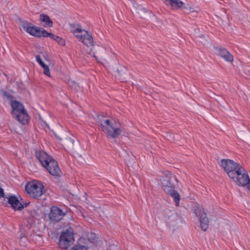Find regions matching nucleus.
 Wrapping results in <instances>:
<instances>
[{"mask_svg": "<svg viewBox=\"0 0 250 250\" xmlns=\"http://www.w3.org/2000/svg\"><path fill=\"white\" fill-rule=\"evenodd\" d=\"M235 182L240 186H246L250 190V179L247 171L241 166L235 171L234 175L230 177Z\"/></svg>", "mask_w": 250, "mask_h": 250, "instance_id": "3", "label": "nucleus"}, {"mask_svg": "<svg viewBox=\"0 0 250 250\" xmlns=\"http://www.w3.org/2000/svg\"><path fill=\"white\" fill-rule=\"evenodd\" d=\"M36 61L42 66H44L46 65L42 60L41 57L39 55L36 56Z\"/></svg>", "mask_w": 250, "mask_h": 250, "instance_id": "21", "label": "nucleus"}, {"mask_svg": "<svg viewBox=\"0 0 250 250\" xmlns=\"http://www.w3.org/2000/svg\"><path fill=\"white\" fill-rule=\"evenodd\" d=\"M43 167L45 168L47 171L54 177L60 176L61 170L58 166L57 162L53 158L46 163Z\"/></svg>", "mask_w": 250, "mask_h": 250, "instance_id": "10", "label": "nucleus"}, {"mask_svg": "<svg viewBox=\"0 0 250 250\" xmlns=\"http://www.w3.org/2000/svg\"><path fill=\"white\" fill-rule=\"evenodd\" d=\"M8 98H10L11 96L10 95H5Z\"/></svg>", "mask_w": 250, "mask_h": 250, "instance_id": "25", "label": "nucleus"}, {"mask_svg": "<svg viewBox=\"0 0 250 250\" xmlns=\"http://www.w3.org/2000/svg\"><path fill=\"white\" fill-rule=\"evenodd\" d=\"M21 26L24 31L32 36L37 37L47 36L48 32L46 30L33 26L31 23L27 22H22L21 23Z\"/></svg>", "mask_w": 250, "mask_h": 250, "instance_id": "7", "label": "nucleus"}, {"mask_svg": "<svg viewBox=\"0 0 250 250\" xmlns=\"http://www.w3.org/2000/svg\"><path fill=\"white\" fill-rule=\"evenodd\" d=\"M43 69V73L44 75L50 77V70L48 66L47 65H45L44 66L42 67Z\"/></svg>", "mask_w": 250, "mask_h": 250, "instance_id": "20", "label": "nucleus"}, {"mask_svg": "<svg viewBox=\"0 0 250 250\" xmlns=\"http://www.w3.org/2000/svg\"><path fill=\"white\" fill-rule=\"evenodd\" d=\"M46 37H50L51 39L54 40L56 41L60 45L62 46H63L65 44V42L64 39L57 36L55 35H54L52 33L47 32V36Z\"/></svg>", "mask_w": 250, "mask_h": 250, "instance_id": "18", "label": "nucleus"}, {"mask_svg": "<svg viewBox=\"0 0 250 250\" xmlns=\"http://www.w3.org/2000/svg\"><path fill=\"white\" fill-rule=\"evenodd\" d=\"M196 215L199 218L200 227L203 231H206L208 227V221L206 213L201 208L195 210Z\"/></svg>", "mask_w": 250, "mask_h": 250, "instance_id": "11", "label": "nucleus"}, {"mask_svg": "<svg viewBox=\"0 0 250 250\" xmlns=\"http://www.w3.org/2000/svg\"><path fill=\"white\" fill-rule=\"evenodd\" d=\"M4 196V193L3 189L0 187V198L3 197Z\"/></svg>", "mask_w": 250, "mask_h": 250, "instance_id": "23", "label": "nucleus"}, {"mask_svg": "<svg viewBox=\"0 0 250 250\" xmlns=\"http://www.w3.org/2000/svg\"><path fill=\"white\" fill-rule=\"evenodd\" d=\"M40 21L44 23L45 26L52 27L53 22L49 17L46 15L41 14L40 15Z\"/></svg>", "mask_w": 250, "mask_h": 250, "instance_id": "17", "label": "nucleus"}, {"mask_svg": "<svg viewBox=\"0 0 250 250\" xmlns=\"http://www.w3.org/2000/svg\"><path fill=\"white\" fill-rule=\"evenodd\" d=\"M11 105L13 108L12 114L14 116H18L20 119H21V116H23V119H20V120L25 123L27 119V113L24 108L23 105L17 101H12Z\"/></svg>", "mask_w": 250, "mask_h": 250, "instance_id": "9", "label": "nucleus"}, {"mask_svg": "<svg viewBox=\"0 0 250 250\" xmlns=\"http://www.w3.org/2000/svg\"><path fill=\"white\" fill-rule=\"evenodd\" d=\"M21 239H26V238L24 237H22V238H21Z\"/></svg>", "mask_w": 250, "mask_h": 250, "instance_id": "28", "label": "nucleus"}, {"mask_svg": "<svg viewBox=\"0 0 250 250\" xmlns=\"http://www.w3.org/2000/svg\"><path fill=\"white\" fill-rule=\"evenodd\" d=\"M36 156L42 166L46 165L52 157L44 151H39L36 152Z\"/></svg>", "mask_w": 250, "mask_h": 250, "instance_id": "14", "label": "nucleus"}, {"mask_svg": "<svg viewBox=\"0 0 250 250\" xmlns=\"http://www.w3.org/2000/svg\"><path fill=\"white\" fill-rule=\"evenodd\" d=\"M164 178L162 180V183L164 187V190L167 192L174 199L175 205L176 206L179 205L180 195L179 193L174 190L173 184L171 182L172 178H175L174 176H171Z\"/></svg>", "mask_w": 250, "mask_h": 250, "instance_id": "5", "label": "nucleus"}, {"mask_svg": "<svg viewBox=\"0 0 250 250\" xmlns=\"http://www.w3.org/2000/svg\"><path fill=\"white\" fill-rule=\"evenodd\" d=\"M25 190L31 197L36 199L41 197L45 192L43 185L36 181L28 183L25 186Z\"/></svg>", "mask_w": 250, "mask_h": 250, "instance_id": "4", "label": "nucleus"}, {"mask_svg": "<svg viewBox=\"0 0 250 250\" xmlns=\"http://www.w3.org/2000/svg\"><path fill=\"white\" fill-rule=\"evenodd\" d=\"M167 5H169L173 9H178L182 7L184 3L181 0H163Z\"/></svg>", "mask_w": 250, "mask_h": 250, "instance_id": "16", "label": "nucleus"}, {"mask_svg": "<svg viewBox=\"0 0 250 250\" xmlns=\"http://www.w3.org/2000/svg\"><path fill=\"white\" fill-rule=\"evenodd\" d=\"M8 202L15 210H21L23 208V206L15 196H10L8 198Z\"/></svg>", "mask_w": 250, "mask_h": 250, "instance_id": "15", "label": "nucleus"}, {"mask_svg": "<svg viewBox=\"0 0 250 250\" xmlns=\"http://www.w3.org/2000/svg\"><path fill=\"white\" fill-rule=\"evenodd\" d=\"M64 215L65 213L62 210L57 207L53 206L51 208L49 218L51 221L57 222L62 220Z\"/></svg>", "mask_w": 250, "mask_h": 250, "instance_id": "12", "label": "nucleus"}, {"mask_svg": "<svg viewBox=\"0 0 250 250\" xmlns=\"http://www.w3.org/2000/svg\"><path fill=\"white\" fill-rule=\"evenodd\" d=\"M122 68H124L125 69V68L123 67H120V69H121V71H122L123 70H122Z\"/></svg>", "mask_w": 250, "mask_h": 250, "instance_id": "26", "label": "nucleus"}, {"mask_svg": "<svg viewBox=\"0 0 250 250\" xmlns=\"http://www.w3.org/2000/svg\"><path fill=\"white\" fill-rule=\"evenodd\" d=\"M221 165L230 178L234 175L235 171L241 167L238 163L229 159L222 160Z\"/></svg>", "mask_w": 250, "mask_h": 250, "instance_id": "8", "label": "nucleus"}, {"mask_svg": "<svg viewBox=\"0 0 250 250\" xmlns=\"http://www.w3.org/2000/svg\"><path fill=\"white\" fill-rule=\"evenodd\" d=\"M98 123L101 125L102 130L107 137L116 138L122 132L120 124L114 120H110L106 117H98Z\"/></svg>", "mask_w": 250, "mask_h": 250, "instance_id": "1", "label": "nucleus"}, {"mask_svg": "<svg viewBox=\"0 0 250 250\" xmlns=\"http://www.w3.org/2000/svg\"><path fill=\"white\" fill-rule=\"evenodd\" d=\"M117 71L118 72V73H119V74H120V70H119V69H117ZM121 74H122L121 73Z\"/></svg>", "mask_w": 250, "mask_h": 250, "instance_id": "27", "label": "nucleus"}, {"mask_svg": "<svg viewBox=\"0 0 250 250\" xmlns=\"http://www.w3.org/2000/svg\"><path fill=\"white\" fill-rule=\"evenodd\" d=\"M74 232L71 228L63 231L59 239V245L62 249H67L74 242Z\"/></svg>", "mask_w": 250, "mask_h": 250, "instance_id": "6", "label": "nucleus"}, {"mask_svg": "<svg viewBox=\"0 0 250 250\" xmlns=\"http://www.w3.org/2000/svg\"><path fill=\"white\" fill-rule=\"evenodd\" d=\"M218 56L224 59L226 61L232 62L233 61L232 55L225 48H217L216 49Z\"/></svg>", "mask_w": 250, "mask_h": 250, "instance_id": "13", "label": "nucleus"}, {"mask_svg": "<svg viewBox=\"0 0 250 250\" xmlns=\"http://www.w3.org/2000/svg\"><path fill=\"white\" fill-rule=\"evenodd\" d=\"M70 250H87V248L83 245H77L73 246Z\"/></svg>", "mask_w": 250, "mask_h": 250, "instance_id": "19", "label": "nucleus"}, {"mask_svg": "<svg viewBox=\"0 0 250 250\" xmlns=\"http://www.w3.org/2000/svg\"><path fill=\"white\" fill-rule=\"evenodd\" d=\"M15 117L16 118L17 120H18V121L20 123H21L22 125H25V124H26L28 123V120H29V115H28V114H27V119L25 123H23V122H22L21 120H20V119H21V120H22V119H23V116H21L20 117V118H21V119H20L19 118H18V116H15Z\"/></svg>", "mask_w": 250, "mask_h": 250, "instance_id": "22", "label": "nucleus"}, {"mask_svg": "<svg viewBox=\"0 0 250 250\" xmlns=\"http://www.w3.org/2000/svg\"><path fill=\"white\" fill-rule=\"evenodd\" d=\"M70 26L71 32L79 41L87 46L93 45V39L90 32L83 29L79 24H72Z\"/></svg>", "mask_w": 250, "mask_h": 250, "instance_id": "2", "label": "nucleus"}, {"mask_svg": "<svg viewBox=\"0 0 250 250\" xmlns=\"http://www.w3.org/2000/svg\"><path fill=\"white\" fill-rule=\"evenodd\" d=\"M69 141H70L72 143V144H73V143H74V141H73L72 139H69Z\"/></svg>", "mask_w": 250, "mask_h": 250, "instance_id": "24", "label": "nucleus"}]
</instances>
